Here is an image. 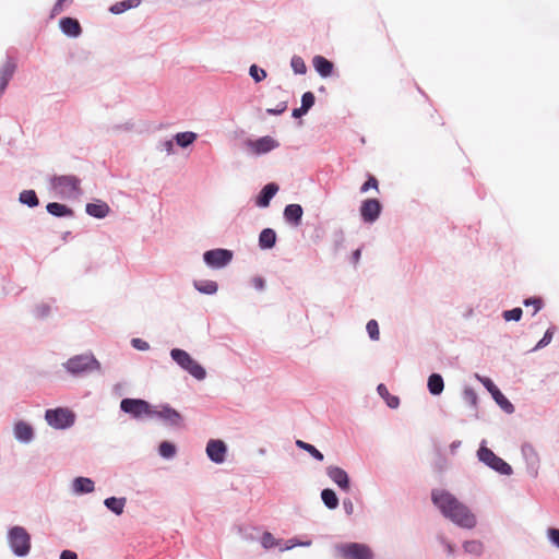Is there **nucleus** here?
Masks as SVG:
<instances>
[{
    "mask_svg": "<svg viewBox=\"0 0 559 559\" xmlns=\"http://www.w3.org/2000/svg\"><path fill=\"white\" fill-rule=\"evenodd\" d=\"M428 391L431 395H440L444 389V381L440 373H431L427 382Z\"/></svg>",
    "mask_w": 559,
    "mask_h": 559,
    "instance_id": "nucleus-29",
    "label": "nucleus"
},
{
    "mask_svg": "<svg viewBox=\"0 0 559 559\" xmlns=\"http://www.w3.org/2000/svg\"><path fill=\"white\" fill-rule=\"evenodd\" d=\"M557 328L555 325H550L544 336L538 341V343L535 345V347L532 349V352H536V350H539L544 347H546L548 344H550L552 337H554V334L556 332Z\"/></svg>",
    "mask_w": 559,
    "mask_h": 559,
    "instance_id": "nucleus-39",
    "label": "nucleus"
},
{
    "mask_svg": "<svg viewBox=\"0 0 559 559\" xmlns=\"http://www.w3.org/2000/svg\"><path fill=\"white\" fill-rule=\"evenodd\" d=\"M316 97L312 92H306L301 96V107L309 111L314 105Z\"/></svg>",
    "mask_w": 559,
    "mask_h": 559,
    "instance_id": "nucleus-47",
    "label": "nucleus"
},
{
    "mask_svg": "<svg viewBox=\"0 0 559 559\" xmlns=\"http://www.w3.org/2000/svg\"><path fill=\"white\" fill-rule=\"evenodd\" d=\"M8 542L16 557H25L31 550V535L23 526H13L8 532Z\"/></svg>",
    "mask_w": 559,
    "mask_h": 559,
    "instance_id": "nucleus-6",
    "label": "nucleus"
},
{
    "mask_svg": "<svg viewBox=\"0 0 559 559\" xmlns=\"http://www.w3.org/2000/svg\"><path fill=\"white\" fill-rule=\"evenodd\" d=\"M252 286L262 292L265 288V280L261 276H254L251 280Z\"/></svg>",
    "mask_w": 559,
    "mask_h": 559,
    "instance_id": "nucleus-54",
    "label": "nucleus"
},
{
    "mask_svg": "<svg viewBox=\"0 0 559 559\" xmlns=\"http://www.w3.org/2000/svg\"><path fill=\"white\" fill-rule=\"evenodd\" d=\"M81 180L74 175L53 176L50 179L51 188L61 199H74L81 194Z\"/></svg>",
    "mask_w": 559,
    "mask_h": 559,
    "instance_id": "nucleus-4",
    "label": "nucleus"
},
{
    "mask_svg": "<svg viewBox=\"0 0 559 559\" xmlns=\"http://www.w3.org/2000/svg\"><path fill=\"white\" fill-rule=\"evenodd\" d=\"M521 453L526 463L527 473L532 477H536L538 475L539 468V455L532 443L525 442L521 447Z\"/></svg>",
    "mask_w": 559,
    "mask_h": 559,
    "instance_id": "nucleus-15",
    "label": "nucleus"
},
{
    "mask_svg": "<svg viewBox=\"0 0 559 559\" xmlns=\"http://www.w3.org/2000/svg\"><path fill=\"white\" fill-rule=\"evenodd\" d=\"M547 537L549 542L559 549V528L549 527L547 530Z\"/></svg>",
    "mask_w": 559,
    "mask_h": 559,
    "instance_id": "nucleus-49",
    "label": "nucleus"
},
{
    "mask_svg": "<svg viewBox=\"0 0 559 559\" xmlns=\"http://www.w3.org/2000/svg\"><path fill=\"white\" fill-rule=\"evenodd\" d=\"M377 392L386 402V405L390 408H397L399 407L400 399L396 395L390 394L388 388L383 383H380L377 386Z\"/></svg>",
    "mask_w": 559,
    "mask_h": 559,
    "instance_id": "nucleus-32",
    "label": "nucleus"
},
{
    "mask_svg": "<svg viewBox=\"0 0 559 559\" xmlns=\"http://www.w3.org/2000/svg\"><path fill=\"white\" fill-rule=\"evenodd\" d=\"M308 111L304 108V107H299V108H295L293 109V112H292V116L294 118H300L302 117L304 115H306Z\"/></svg>",
    "mask_w": 559,
    "mask_h": 559,
    "instance_id": "nucleus-60",
    "label": "nucleus"
},
{
    "mask_svg": "<svg viewBox=\"0 0 559 559\" xmlns=\"http://www.w3.org/2000/svg\"><path fill=\"white\" fill-rule=\"evenodd\" d=\"M344 242H345V234H344L343 229H336L333 233L334 249L336 251L340 250L343 247Z\"/></svg>",
    "mask_w": 559,
    "mask_h": 559,
    "instance_id": "nucleus-48",
    "label": "nucleus"
},
{
    "mask_svg": "<svg viewBox=\"0 0 559 559\" xmlns=\"http://www.w3.org/2000/svg\"><path fill=\"white\" fill-rule=\"evenodd\" d=\"M461 447V441L455 440L450 444V451L451 453H454L459 448Z\"/></svg>",
    "mask_w": 559,
    "mask_h": 559,
    "instance_id": "nucleus-64",
    "label": "nucleus"
},
{
    "mask_svg": "<svg viewBox=\"0 0 559 559\" xmlns=\"http://www.w3.org/2000/svg\"><path fill=\"white\" fill-rule=\"evenodd\" d=\"M151 418H157L173 428L183 427V416L167 403L153 406Z\"/></svg>",
    "mask_w": 559,
    "mask_h": 559,
    "instance_id": "nucleus-9",
    "label": "nucleus"
},
{
    "mask_svg": "<svg viewBox=\"0 0 559 559\" xmlns=\"http://www.w3.org/2000/svg\"><path fill=\"white\" fill-rule=\"evenodd\" d=\"M13 435L19 442L24 444L31 443L35 438L34 428L24 420H19L14 424Z\"/></svg>",
    "mask_w": 559,
    "mask_h": 559,
    "instance_id": "nucleus-18",
    "label": "nucleus"
},
{
    "mask_svg": "<svg viewBox=\"0 0 559 559\" xmlns=\"http://www.w3.org/2000/svg\"><path fill=\"white\" fill-rule=\"evenodd\" d=\"M62 367L72 377H83L93 371H99L100 362L93 354L85 353L70 357Z\"/></svg>",
    "mask_w": 559,
    "mask_h": 559,
    "instance_id": "nucleus-2",
    "label": "nucleus"
},
{
    "mask_svg": "<svg viewBox=\"0 0 559 559\" xmlns=\"http://www.w3.org/2000/svg\"><path fill=\"white\" fill-rule=\"evenodd\" d=\"M197 133L192 131L179 132L175 135V141L178 146L186 148L197 140Z\"/></svg>",
    "mask_w": 559,
    "mask_h": 559,
    "instance_id": "nucleus-34",
    "label": "nucleus"
},
{
    "mask_svg": "<svg viewBox=\"0 0 559 559\" xmlns=\"http://www.w3.org/2000/svg\"><path fill=\"white\" fill-rule=\"evenodd\" d=\"M296 445H297V448L309 453L314 460L320 461V462L323 461V459H324L323 453L320 452L314 445L307 443L302 440H297Z\"/></svg>",
    "mask_w": 559,
    "mask_h": 559,
    "instance_id": "nucleus-36",
    "label": "nucleus"
},
{
    "mask_svg": "<svg viewBox=\"0 0 559 559\" xmlns=\"http://www.w3.org/2000/svg\"><path fill=\"white\" fill-rule=\"evenodd\" d=\"M463 400L465 403H467L471 407L476 408L477 407V401L478 396L476 391L473 388L466 386L463 391Z\"/></svg>",
    "mask_w": 559,
    "mask_h": 559,
    "instance_id": "nucleus-40",
    "label": "nucleus"
},
{
    "mask_svg": "<svg viewBox=\"0 0 559 559\" xmlns=\"http://www.w3.org/2000/svg\"><path fill=\"white\" fill-rule=\"evenodd\" d=\"M290 67L296 74H305L307 72L306 63L299 56H293Z\"/></svg>",
    "mask_w": 559,
    "mask_h": 559,
    "instance_id": "nucleus-41",
    "label": "nucleus"
},
{
    "mask_svg": "<svg viewBox=\"0 0 559 559\" xmlns=\"http://www.w3.org/2000/svg\"><path fill=\"white\" fill-rule=\"evenodd\" d=\"M367 333L372 341H378L380 337L379 325L376 320H369L366 325Z\"/></svg>",
    "mask_w": 559,
    "mask_h": 559,
    "instance_id": "nucleus-45",
    "label": "nucleus"
},
{
    "mask_svg": "<svg viewBox=\"0 0 559 559\" xmlns=\"http://www.w3.org/2000/svg\"><path fill=\"white\" fill-rule=\"evenodd\" d=\"M361 257V249L358 248L352 253V261L354 264H357Z\"/></svg>",
    "mask_w": 559,
    "mask_h": 559,
    "instance_id": "nucleus-61",
    "label": "nucleus"
},
{
    "mask_svg": "<svg viewBox=\"0 0 559 559\" xmlns=\"http://www.w3.org/2000/svg\"><path fill=\"white\" fill-rule=\"evenodd\" d=\"M278 189L280 187L275 182L266 183L257 195L255 205L261 209L267 207L271 203V200L278 192Z\"/></svg>",
    "mask_w": 559,
    "mask_h": 559,
    "instance_id": "nucleus-19",
    "label": "nucleus"
},
{
    "mask_svg": "<svg viewBox=\"0 0 559 559\" xmlns=\"http://www.w3.org/2000/svg\"><path fill=\"white\" fill-rule=\"evenodd\" d=\"M343 508L347 515H352L354 512V504L350 499L346 498L343 500Z\"/></svg>",
    "mask_w": 559,
    "mask_h": 559,
    "instance_id": "nucleus-58",
    "label": "nucleus"
},
{
    "mask_svg": "<svg viewBox=\"0 0 559 559\" xmlns=\"http://www.w3.org/2000/svg\"><path fill=\"white\" fill-rule=\"evenodd\" d=\"M328 477L336 484L341 490L348 492L350 488V481L348 474L345 469L338 467V466H328L326 469Z\"/></svg>",
    "mask_w": 559,
    "mask_h": 559,
    "instance_id": "nucleus-17",
    "label": "nucleus"
},
{
    "mask_svg": "<svg viewBox=\"0 0 559 559\" xmlns=\"http://www.w3.org/2000/svg\"><path fill=\"white\" fill-rule=\"evenodd\" d=\"M95 490V483L88 477H75L72 481V491L75 495H86Z\"/></svg>",
    "mask_w": 559,
    "mask_h": 559,
    "instance_id": "nucleus-23",
    "label": "nucleus"
},
{
    "mask_svg": "<svg viewBox=\"0 0 559 559\" xmlns=\"http://www.w3.org/2000/svg\"><path fill=\"white\" fill-rule=\"evenodd\" d=\"M19 201L28 207H36L39 204L38 197L34 190H23L19 195Z\"/></svg>",
    "mask_w": 559,
    "mask_h": 559,
    "instance_id": "nucleus-35",
    "label": "nucleus"
},
{
    "mask_svg": "<svg viewBox=\"0 0 559 559\" xmlns=\"http://www.w3.org/2000/svg\"><path fill=\"white\" fill-rule=\"evenodd\" d=\"M51 312V307L48 304L40 302L36 305L33 309V314L37 319H45Z\"/></svg>",
    "mask_w": 559,
    "mask_h": 559,
    "instance_id": "nucleus-42",
    "label": "nucleus"
},
{
    "mask_svg": "<svg viewBox=\"0 0 559 559\" xmlns=\"http://www.w3.org/2000/svg\"><path fill=\"white\" fill-rule=\"evenodd\" d=\"M321 499L324 506L330 509L334 510L338 507V498L333 489L325 488L321 491Z\"/></svg>",
    "mask_w": 559,
    "mask_h": 559,
    "instance_id": "nucleus-33",
    "label": "nucleus"
},
{
    "mask_svg": "<svg viewBox=\"0 0 559 559\" xmlns=\"http://www.w3.org/2000/svg\"><path fill=\"white\" fill-rule=\"evenodd\" d=\"M63 3H64L63 1L57 0V2L53 4L51 12H50L51 19H53L56 15L60 14L63 11Z\"/></svg>",
    "mask_w": 559,
    "mask_h": 559,
    "instance_id": "nucleus-56",
    "label": "nucleus"
},
{
    "mask_svg": "<svg viewBox=\"0 0 559 559\" xmlns=\"http://www.w3.org/2000/svg\"><path fill=\"white\" fill-rule=\"evenodd\" d=\"M523 305L525 307L533 306L534 307L533 316H535L543 308V299L539 297L526 298V299H524Z\"/></svg>",
    "mask_w": 559,
    "mask_h": 559,
    "instance_id": "nucleus-46",
    "label": "nucleus"
},
{
    "mask_svg": "<svg viewBox=\"0 0 559 559\" xmlns=\"http://www.w3.org/2000/svg\"><path fill=\"white\" fill-rule=\"evenodd\" d=\"M233 260V251L228 249L217 248L211 249L203 253L204 263L215 270H219L228 265Z\"/></svg>",
    "mask_w": 559,
    "mask_h": 559,
    "instance_id": "nucleus-11",
    "label": "nucleus"
},
{
    "mask_svg": "<svg viewBox=\"0 0 559 559\" xmlns=\"http://www.w3.org/2000/svg\"><path fill=\"white\" fill-rule=\"evenodd\" d=\"M243 144L249 153L254 156L267 154L280 146L278 141L270 135H264L257 140L247 139Z\"/></svg>",
    "mask_w": 559,
    "mask_h": 559,
    "instance_id": "nucleus-12",
    "label": "nucleus"
},
{
    "mask_svg": "<svg viewBox=\"0 0 559 559\" xmlns=\"http://www.w3.org/2000/svg\"><path fill=\"white\" fill-rule=\"evenodd\" d=\"M464 551L474 556H480L484 550V545L479 540H466L463 544Z\"/></svg>",
    "mask_w": 559,
    "mask_h": 559,
    "instance_id": "nucleus-38",
    "label": "nucleus"
},
{
    "mask_svg": "<svg viewBox=\"0 0 559 559\" xmlns=\"http://www.w3.org/2000/svg\"><path fill=\"white\" fill-rule=\"evenodd\" d=\"M193 286L199 293L205 295H214L218 289L217 283L211 280L193 281Z\"/></svg>",
    "mask_w": 559,
    "mask_h": 559,
    "instance_id": "nucleus-30",
    "label": "nucleus"
},
{
    "mask_svg": "<svg viewBox=\"0 0 559 559\" xmlns=\"http://www.w3.org/2000/svg\"><path fill=\"white\" fill-rule=\"evenodd\" d=\"M431 500L441 514L455 525L467 530H472L476 526L477 520L475 514L467 506L459 501V499L449 491L444 489H433Z\"/></svg>",
    "mask_w": 559,
    "mask_h": 559,
    "instance_id": "nucleus-1",
    "label": "nucleus"
},
{
    "mask_svg": "<svg viewBox=\"0 0 559 559\" xmlns=\"http://www.w3.org/2000/svg\"><path fill=\"white\" fill-rule=\"evenodd\" d=\"M127 499L124 497H108L104 500V506L116 515L123 513Z\"/></svg>",
    "mask_w": 559,
    "mask_h": 559,
    "instance_id": "nucleus-28",
    "label": "nucleus"
},
{
    "mask_svg": "<svg viewBox=\"0 0 559 559\" xmlns=\"http://www.w3.org/2000/svg\"><path fill=\"white\" fill-rule=\"evenodd\" d=\"M141 3V0H122L119 2H116L109 8V11L112 14H121L130 9L138 8Z\"/></svg>",
    "mask_w": 559,
    "mask_h": 559,
    "instance_id": "nucleus-31",
    "label": "nucleus"
},
{
    "mask_svg": "<svg viewBox=\"0 0 559 559\" xmlns=\"http://www.w3.org/2000/svg\"><path fill=\"white\" fill-rule=\"evenodd\" d=\"M120 409L133 418L140 419L143 416L151 418L153 406L142 399L126 397L120 402Z\"/></svg>",
    "mask_w": 559,
    "mask_h": 559,
    "instance_id": "nucleus-8",
    "label": "nucleus"
},
{
    "mask_svg": "<svg viewBox=\"0 0 559 559\" xmlns=\"http://www.w3.org/2000/svg\"><path fill=\"white\" fill-rule=\"evenodd\" d=\"M171 359L191 377L198 381L206 378V370L191 355L181 348H173L169 353Z\"/></svg>",
    "mask_w": 559,
    "mask_h": 559,
    "instance_id": "nucleus-3",
    "label": "nucleus"
},
{
    "mask_svg": "<svg viewBox=\"0 0 559 559\" xmlns=\"http://www.w3.org/2000/svg\"><path fill=\"white\" fill-rule=\"evenodd\" d=\"M47 212L55 217H72L74 212L66 204L50 202L46 205Z\"/></svg>",
    "mask_w": 559,
    "mask_h": 559,
    "instance_id": "nucleus-27",
    "label": "nucleus"
},
{
    "mask_svg": "<svg viewBox=\"0 0 559 559\" xmlns=\"http://www.w3.org/2000/svg\"><path fill=\"white\" fill-rule=\"evenodd\" d=\"M163 148L168 153H173L174 152V143L173 141L168 140V141H165L163 143Z\"/></svg>",
    "mask_w": 559,
    "mask_h": 559,
    "instance_id": "nucleus-62",
    "label": "nucleus"
},
{
    "mask_svg": "<svg viewBox=\"0 0 559 559\" xmlns=\"http://www.w3.org/2000/svg\"><path fill=\"white\" fill-rule=\"evenodd\" d=\"M359 211L361 219L365 223L372 224L379 218L382 204L378 199H366L361 202Z\"/></svg>",
    "mask_w": 559,
    "mask_h": 559,
    "instance_id": "nucleus-14",
    "label": "nucleus"
},
{
    "mask_svg": "<svg viewBox=\"0 0 559 559\" xmlns=\"http://www.w3.org/2000/svg\"><path fill=\"white\" fill-rule=\"evenodd\" d=\"M16 69L15 60L8 56L4 64L0 69V96L4 93L10 80Z\"/></svg>",
    "mask_w": 559,
    "mask_h": 559,
    "instance_id": "nucleus-20",
    "label": "nucleus"
},
{
    "mask_svg": "<svg viewBox=\"0 0 559 559\" xmlns=\"http://www.w3.org/2000/svg\"><path fill=\"white\" fill-rule=\"evenodd\" d=\"M177 448L169 441L160 442L158 447V453L163 459L170 460L176 455Z\"/></svg>",
    "mask_w": 559,
    "mask_h": 559,
    "instance_id": "nucleus-37",
    "label": "nucleus"
},
{
    "mask_svg": "<svg viewBox=\"0 0 559 559\" xmlns=\"http://www.w3.org/2000/svg\"><path fill=\"white\" fill-rule=\"evenodd\" d=\"M249 74L257 83L263 81L266 78V71L262 68H259L257 64H252L249 68Z\"/></svg>",
    "mask_w": 559,
    "mask_h": 559,
    "instance_id": "nucleus-44",
    "label": "nucleus"
},
{
    "mask_svg": "<svg viewBox=\"0 0 559 559\" xmlns=\"http://www.w3.org/2000/svg\"><path fill=\"white\" fill-rule=\"evenodd\" d=\"M371 188L376 190L378 189V180L373 176H369L368 180L362 183V186L360 187V192L365 193Z\"/></svg>",
    "mask_w": 559,
    "mask_h": 559,
    "instance_id": "nucleus-52",
    "label": "nucleus"
},
{
    "mask_svg": "<svg viewBox=\"0 0 559 559\" xmlns=\"http://www.w3.org/2000/svg\"><path fill=\"white\" fill-rule=\"evenodd\" d=\"M133 123L132 122H126V123H122V124H115L110 128L111 131L114 132H120V131H130L133 129Z\"/></svg>",
    "mask_w": 559,
    "mask_h": 559,
    "instance_id": "nucleus-55",
    "label": "nucleus"
},
{
    "mask_svg": "<svg viewBox=\"0 0 559 559\" xmlns=\"http://www.w3.org/2000/svg\"><path fill=\"white\" fill-rule=\"evenodd\" d=\"M45 420L53 429L64 430L74 425L75 414L64 407L49 408L45 412Z\"/></svg>",
    "mask_w": 559,
    "mask_h": 559,
    "instance_id": "nucleus-7",
    "label": "nucleus"
},
{
    "mask_svg": "<svg viewBox=\"0 0 559 559\" xmlns=\"http://www.w3.org/2000/svg\"><path fill=\"white\" fill-rule=\"evenodd\" d=\"M131 345L133 348L141 350V352H145V350L150 349V344L146 341L139 338V337L132 338Z\"/></svg>",
    "mask_w": 559,
    "mask_h": 559,
    "instance_id": "nucleus-51",
    "label": "nucleus"
},
{
    "mask_svg": "<svg viewBox=\"0 0 559 559\" xmlns=\"http://www.w3.org/2000/svg\"><path fill=\"white\" fill-rule=\"evenodd\" d=\"M343 559H373L371 548L362 543H345L336 546Z\"/></svg>",
    "mask_w": 559,
    "mask_h": 559,
    "instance_id": "nucleus-10",
    "label": "nucleus"
},
{
    "mask_svg": "<svg viewBox=\"0 0 559 559\" xmlns=\"http://www.w3.org/2000/svg\"><path fill=\"white\" fill-rule=\"evenodd\" d=\"M276 233L272 228H264L259 235V247L262 250L272 249L276 245Z\"/></svg>",
    "mask_w": 559,
    "mask_h": 559,
    "instance_id": "nucleus-26",
    "label": "nucleus"
},
{
    "mask_svg": "<svg viewBox=\"0 0 559 559\" xmlns=\"http://www.w3.org/2000/svg\"><path fill=\"white\" fill-rule=\"evenodd\" d=\"M287 109V102H281L275 108H267L266 114L270 116H277L285 112Z\"/></svg>",
    "mask_w": 559,
    "mask_h": 559,
    "instance_id": "nucleus-53",
    "label": "nucleus"
},
{
    "mask_svg": "<svg viewBox=\"0 0 559 559\" xmlns=\"http://www.w3.org/2000/svg\"><path fill=\"white\" fill-rule=\"evenodd\" d=\"M59 27L66 36L71 38H76L82 34V27L80 22L73 17H62L59 21Z\"/></svg>",
    "mask_w": 559,
    "mask_h": 559,
    "instance_id": "nucleus-22",
    "label": "nucleus"
},
{
    "mask_svg": "<svg viewBox=\"0 0 559 559\" xmlns=\"http://www.w3.org/2000/svg\"><path fill=\"white\" fill-rule=\"evenodd\" d=\"M439 540L449 556L454 555V546L450 542H448L444 537H439Z\"/></svg>",
    "mask_w": 559,
    "mask_h": 559,
    "instance_id": "nucleus-57",
    "label": "nucleus"
},
{
    "mask_svg": "<svg viewBox=\"0 0 559 559\" xmlns=\"http://www.w3.org/2000/svg\"><path fill=\"white\" fill-rule=\"evenodd\" d=\"M304 209L300 204H288L285 206L283 216L287 224L298 227L301 224Z\"/></svg>",
    "mask_w": 559,
    "mask_h": 559,
    "instance_id": "nucleus-21",
    "label": "nucleus"
},
{
    "mask_svg": "<svg viewBox=\"0 0 559 559\" xmlns=\"http://www.w3.org/2000/svg\"><path fill=\"white\" fill-rule=\"evenodd\" d=\"M261 544L265 549L273 548L275 546V538L271 533L265 532L261 537Z\"/></svg>",
    "mask_w": 559,
    "mask_h": 559,
    "instance_id": "nucleus-50",
    "label": "nucleus"
},
{
    "mask_svg": "<svg viewBox=\"0 0 559 559\" xmlns=\"http://www.w3.org/2000/svg\"><path fill=\"white\" fill-rule=\"evenodd\" d=\"M227 447L224 441L211 439L206 444V454L209 459L216 464H222L226 459Z\"/></svg>",
    "mask_w": 559,
    "mask_h": 559,
    "instance_id": "nucleus-16",
    "label": "nucleus"
},
{
    "mask_svg": "<svg viewBox=\"0 0 559 559\" xmlns=\"http://www.w3.org/2000/svg\"><path fill=\"white\" fill-rule=\"evenodd\" d=\"M486 444V440H483L479 444L476 453L478 461L500 475H511L513 473L511 465L495 454Z\"/></svg>",
    "mask_w": 559,
    "mask_h": 559,
    "instance_id": "nucleus-5",
    "label": "nucleus"
},
{
    "mask_svg": "<svg viewBox=\"0 0 559 559\" xmlns=\"http://www.w3.org/2000/svg\"><path fill=\"white\" fill-rule=\"evenodd\" d=\"M523 314V310L520 307H515L510 310H504L502 312V318L506 321H520Z\"/></svg>",
    "mask_w": 559,
    "mask_h": 559,
    "instance_id": "nucleus-43",
    "label": "nucleus"
},
{
    "mask_svg": "<svg viewBox=\"0 0 559 559\" xmlns=\"http://www.w3.org/2000/svg\"><path fill=\"white\" fill-rule=\"evenodd\" d=\"M476 378L483 383V385L491 394L495 402L500 406V408L504 413H514L513 404L506 397V395L499 390V388L493 383V381L490 378L480 377L479 374H476Z\"/></svg>",
    "mask_w": 559,
    "mask_h": 559,
    "instance_id": "nucleus-13",
    "label": "nucleus"
},
{
    "mask_svg": "<svg viewBox=\"0 0 559 559\" xmlns=\"http://www.w3.org/2000/svg\"><path fill=\"white\" fill-rule=\"evenodd\" d=\"M60 559H78V555L72 550H62Z\"/></svg>",
    "mask_w": 559,
    "mask_h": 559,
    "instance_id": "nucleus-59",
    "label": "nucleus"
},
{
    "mask_svg": "<svg viewBox=\"0 0 559 559\" xmlns=\"http://www.w3.org/2000/svg\"><path fill=\"white\" fill-rule=\"evenodd\" d=\"M310 545H311V540H306V542H300V543L287 545L284 549L288 550V549H292L293 547H296V546L308 547Z\"/></svg>",
    "mask_w": 559,
    "mask_h": 559,
    "instance_id": "nucleus-63",
    "label": "nucleus"
},
{
    "mask_svg": "<svg viewBox=\"0 0 559 559\" xmlns=\"http://www.w3.org/2000/svg\"><path fill=\"white\" fill-rule=\"evenodd\" d=\"M85 212L92 217L102 219L109 214L110 207L107 203L97 201L94 203H87L85 206Z\"/></svg>",
    "mask_w": 559,
    "mask_h": 559,
    "instance_id": "nucleus-24",
    "label": "nucleus"
},
{
    "mask_svg": "<svg viewBox=\"0 0 559 559\" xmlns=\"http://www.w3.org/2000/svg\"><path fill=\"white\" fill-rule=\"evenodd\" d=\"M312 64H313V68L314 70L322 76V78H328L332 74L333 72V69H334V64L332 61H330L329 59H326L325 57L323 56H316L313 59H312Z\"/></svg>",
    "mask_w": 559,
    "mask_h": 559,
    "instance_id": "nucleus-25",
    "label": "nucleus"
}]
</instances>
